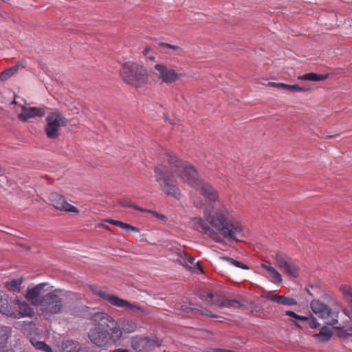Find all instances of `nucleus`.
I'll list each match as a JSON object with an SVG mask.
<instances>
[{"label": "nucleus", "instance_id": "obj_22", "mask_svg": "<svg viewBox=\"0 0 352 352\" xmlns=\"http://www.w3.org/2000/svg\"><path fill=\"white\" fill-rule=\"evenodd\" d=\"M328 76V74H318L316 73L311 72L299 76L298 78L303 80L318 82L325 80L326 79H327Z\"/></svg>", "mask_w": 352, "mask_h": 352}, {"label": "nucleus", "instance_id": "obj_14", "mask_svg": "<svg viewBox=\"0 0 352 352\" xmlns=\"http://www.w3.org/2000/svg\"><path fill=\"white\" fill-rule=\"evenodd\" d=\"M22 111L19 114V120L22 121H27L28 119L34 118L35 116H43L45 115V111L41 108L36 107H23Z\"/></svg>", "mask_w": 352, "mask_h": 352}, {"label": "nucleus", "instance_id": "obj_41", "mask_svg": "<svg viewBox=\"0 0 352 352\" xmlns=\"http://www.w3.org/2000/svg\"><path fill=\"white\" fill-rule=\"evenodd\" d=\"M186 262H187V265H188V264L192 265L194 263V262H195V258L192 256H191L188 254Z\"/></svg>", "mask_w": 352, "mask_h": 352}, {"label": "nucleus", "instance_id": "obj_4", "mask_svg": "<svg viewBox=\"0 0 352 352\" xmlns=\"http://www.w3.org/2000/svg\"><path fill=\"white\" fill-rule=\"evenodd\" d=\"M48 285L47 283H42L28 289L25 298L34 306L40 307L43 313L55 314L63 308L61 298L56 294L60 291L55 289L54 292L45 294V292L49 291V289H45Z\"/></svg>", "mask_w": 352, "mask_h": 352}, {"label": "nucleus", "instance_id": "obj_2", "mask_svg": "<svg viewBox=\"0 0 352 352\" xmlns=\"http://www.w3.org/2000/svg\"><path fill=\"white\" fill-rule=\"evenodd\" d=\"M205 219L195 217L191 219L192 227L197 231L219 241L217 230L223 237L234 241H241L247 236L248 230L234 217V212L225 206L217 209L206 208Z\"/></svg>", "mask_w": 352, "mask_h": 352}, {"label": "nucleus", "instance_id": "obj_10", "mask_svg": "<svg viewBox=\"0 0 352 352\" xmlns=\"http://www.w3.org/2000/svg\"><path fill=\"white\" fill-rule=\"evenodd\" d=\"M154 68L158 72L157 77L162 80V82L173 84L181 78L182 74L175 69L169 68L163 64H156Z\"/></svg>", "mask_w": 352, "mask_h": 352}, {"label": "nucleus", "instance_id": "obj_39", "mask_svg": "<svg viewBox=\"0 0 352 352\" xmlns=\"http://www.w3.org/2000/svg\"><path fill=\"white\" fill-rule=\"evenodd\" d=\"M151 47H148V46L146 47L143 50V51H142V54H143V55H144L145 57H146L148 55H149L148 54H149V52H151Z\"/></svg>", "mask_w": 352, "mask_h": 352}, {"label": "nucleus", "instance_id": "obj_25", "mask_svg": "<svg viewBox=\"0 0 352 352\" xmlns=\"http://www.w3.org/2000/svg\"><path fill=\"white\" fill-rule=\"evenodd\" d=\"M67 352H86V350L78 342L67 340Z\"/></svg>", "mask_w": 352, "mask_h": 352}, {"label": "nucleus", "instance_id": "obj_35", "mask_svg": "<svg viewBox=\"0 0 352 352\" xmlns=\"http://www.w3.org/2000/svg\"><path fill=\"white\" fill-rule=\"evenodd\" d=\"M147 211L151 212L154 217H155L156 218L160 219L161 221H162L164 222H166L168 220L167 217L163 214H161L156 211H153V210H147Z\"/></svg>", "mask_w": 352, "mask_h": 352}, {"label": "nucleus", "instance_id": "obj_21", "mask_svg": "<svg viewBox=\"0 0 352 352\" xmlns=\"http://www.w3.org/2000/svg\"><path fill=\"white\" fill-rule=\"evenodd\" d=\"M270 85H271L273 87H276L279 89L288 90L291 92H296V91L302 92V91H307L306 88L300 87L297 85H287V84H285V83H276V82L270 83Z\"/></svg>", "mask_w": 352, "mask_h": 352}, {"label": "nucleus", "instance_id": "obj_27", "mask_svg": "<svg viewBox=\"0 0 352 352\" xmlns=\"http://www.w3.org/2000/svg\"><path fill=\"white\" fill-rule=\"evenodd\" d=\"M223 260L226 261L228 262V264L230 265H234L236 267H239V268H241V269H243V270H248L249 267L248 265H246L245 264L240 262V261H238L236 260H234L232 258H230V257H223L222 258Z\"/></svg>", "mask_w": 352, "mask_h": 352}, {"label": "nucleus", "instance_id": "obj_36", "mask_svg": "<svg viewBox=\"0 0 352 352\" xmlns=\"http://www.w3.org/2000/svg\"><path fill=\"white\" fill-rule=\"evenodd\" d=\"M121 204H122V206H123L124 207L133 208H135L137 210H140L141 211H144L142 209H140V208L133 206V204H131V203L129 201H127V200H124V201H122Z\"/></svg>", "mask_w": 352, "mask_h": 352}, {"label": "nucleus", "instance_id": "obj_6", "mask_svg": "<svg viewBox=\"0 0 352 352\" xmlns=\"http://www.w3.org/2000/svg\"><path fill=\"white\" fill-rule=\"evenodd\" d=\"M89 288L94 294L107 301L111 305L126 308L129 310H140V308L136 305L132 304L127 300L120 298L118 296L111 293L108 289L97 285H90Z\"/></svg>", "mask_w": 352, "mask_h": 352}, {"label": "nucleus", "instance_id": "obj_20", "mask_svg": "<svg viewBox=\"0 0 352 352\" xmlns=\"http://www.w3.org/2000/svg\"><path fill=\"white\" fill-rule=\"evenodd\" d=\"M46 121L48 124L53 127H56L58 129L63 124L62 117L56 113H50V114L46 118Z\"/></svg>", "mask_w": 352, "mask_h": 352}, {"label": "nucleus", "instance_id": "obj_28", "mask_svg": "<svg viewBox=\"0 0 352 352\" xmlns=\"http://www.w3.org/2000/svg\"><path fill=\"white\" fill-rule=\"evenodd\" d=\"M15 74L16 72L14 69H13L12 67H9L1 72L0 75V80L1 81H6Z\"/></svg>", "mask_w": 352, "mask_h": 352}, {"label": "nucleus", "instance_id": "obj_30", "mask_svg": "<svg viewBox=\"0 0 352 352\" xmlns=\"http://www.w3.org/2000/svg\"><path fill=\"white\" fill-rule=\"evenodd\" d=\"M177 262L184 265H187L186 259L188 257V254L186 252L184 251H179L177 254Z\"/></svg>", "mask_w": 352, "mask_h": 352}, {"label": "nucleus", "instance_id": "obj_5", "mask_svg": "<svg viewBox=\"0 0 352 352\" xmlns=\"http://www.w3.org/2000/svg\"><path fill=\"white\" fill-rule=\"evenodd\" d=\"M120 75L126 83L135 88L144 86L148 79L146 69L135 63L128 62L123 65Z\"/></svg>", "mask_w": 352, "mask_h": 352}, {"label": "nucleus", "instance_id": "obj_29", "mask_svg": "<svg viewBox=\"0 0 352 352\" xmlns=\"http://www.w3.org/2000/svg\"><path fill=\"white\" fill-rule=\"evenodd\" d=\"M341 290L346 299L351 304V307L352 308V289L344 285L341 287Z\"/></svg>", "mask_w": 352, "mask_h": 352}, {"label": "nucleus", "instance_id": "obj_24", "mask_svg": "<svg viewBox=\"0 0 352 352\" xmlns=\"http://www.w3.org/2000/svg\"><path fill=\"white\" fill-rule=\"evenodd\" d=\"M22 284V279H12L7 281L6 283V288L12 292H19Z\"/></svg>", "mask_w": 352, "mask_h": 352}, {"label": "nucleus", "instance_id": "obj_11", "mask_svg": "<svg viewBox=\"0 0 352 352\" xmlns=\"http://www.w3.org/2000/svg\"><path fill=\"white\" fill-rule=\"evenodd\" d=\"M15 301L14 305H17L19 309H15L12 307L9 317L19 319L23 317H32L34 316V309L28 302L25 301L21 302L19 300H16Z\"/></svg>", "mask_w": 352, "mask_h": 352}, {"label": "nucleus", "instance_id": "obj_15", "mask_svg": "<svg viewBox=\"0 0 352 352\" xmlns=\"http://www.w3.org/2000/svg\"><path fill=\"white\" fill-rule=\"evenodd\" d=\"M14 302L10 301L6 292L0 290V312L9 317Z\"/></svg>", "mask_w": 352, "mask_h": 352}, {"label": "nucleus", "instance_id": "obj_47", "mask_svg": "<svg viewBox=\"0 0 352 352\" xmlns=\"http://www.w3.org/2000/svg\"><path fill=\"white\" fill-rule=\"evenodd\" d=\"M300 315H298L295 319H296V320H300Z\"/></svg>", "mask_w": 352, "mask_h": 352}, {"label": "nucleus", "instance_id": "obj_37", "mask_svg": "<svg viewBox=\"0 0 352 352\" xmlns=\"http://www.w3.org/2000/svg\"><path fill=\"white\" fill-rule=\"evenodd\" d=\"M67 212H74L78 214L79 211L76 207L67 203Z\"/></svg>", "mask_w": 352, "mask_h": 352}, {"label": "nucleus", "instance_id": "obj_34", "mask_svg": "<svg viewBox=\"0 0 352 352\" xmlns=\"http://www.w3.org/2000/svg\"><path fill=\"white\" fill-rule=\"evenodd\" d=\"M308 324L311 329H316L320 327V324L318 322L317 319L314 318L312 315L309 316Z\"/></svg>", "mask_w": 352, "mask_h": 352}, {"label": "nucleus", "instance_id": "obj_48", "mask_svg": "<svg viewBox=\"0 0 352 352\" xmlns=\"http://www.w3.org/2000/svg\"><path fill=\"white\" fill-rule=\"evenodd\" d=\"M197 265H198L199 269L201 270V265H199V263H197Z\"/></svg>", "mask_w": 352, "mask_h": 352}, {"label": "nucleus", "instance_id": "obj_12", "mask_svg": "<svg viewBox=\"0 0 352 352\" xmlns=\"http://www.w3.org/2000/svg\"><path fill=\"white\" fill-rule=\"evenodd\" d=\"M154 344L155 341L153 340L142 336H136L131 341L132 347L139 352L148 351L151 346H154Z\"/></svg>", "mask_w": 352, "mask_h": 352}, {"label": "nucleus", "instance_id": "obj_9", "mask_svg": "<svg viewBox=\"0 0 352 352\" xmlns=\"http://www.w3.org/2000/svg\"><path fill=\"white\" fill-rule=\"evenodd\" d=\"M274 259L276 265L283 272L295 278L298 276L299 269L298 265L286 254L278 252L275 254Z\"/></svg>", "mask_w": 352, "mask_h": 352}, {"label": "nucleus", "instance_id": "obj_38", "mask_svg": "<svg viewBox=\"0 0 352 352\" xmlns=\"http://www.w3.org/2000/svg\"><path fill=\"white\" fill-rule=\"evenodd\" d=\"M126 231L128 232H139L140 230L138 228L129 224Z\"/></svg>", "mask_w": 352, "mask_h": 352}, {"label": "nucleus", "instance_id": "obj_49", "mask_svg": "<svg viewBox=\"0 0 352 352\" xmlns=\"http://www.w3.org/2000/svg\"><path fill=\"white\" fill-rule=\"evenodd\" d=\"M210 316L213 318L216 317L214 315H210Z\"/></svg>", "mask_w": 352, "mask_h": 352}, {"label": "nucleus", "instance_id": "obj_7", "mask_svg": "<svg viewBox=\"0 0 352 352\" xmlns=\"http://www.w3.org/2000/svg\"><path fill=\"white\" fill-rule=\"evenodd\" d=\"M310 307L312 311L319 318L324 320L327 324L334 326L338 323V310L330 307L329 305L319 300H313Z\"/></svg>", "mask_w": 352, "mask_h": 352}, {"label": "nucleus", "instance_id": "obj_17", "mask_svg": "<svg viewBox=\"0 0 352 352\" xmlns=\"http://www.w3.org/2000/svg\"><path fill=\"white\" fill-rule=\"evenodd\" d=\"M261 267L268 272L270 281L275 284L282 282L283 279L280 274L270 263H262Z\"/></svg>", "mask_w": 352, "mask_h": 352}, {"label": "nucleus", "instance_id": "obj_19", "mask_svg": "<svg viewBox=\"0 0 352 352\" xmlns=\"http://www.w3.org/2000/svg\"><path fill=\"white\" fill-rule=\"evenodd\" d=\"M32 345L37 350L43 352H54L50 346L45 342L39 340L36 337H32L30 339Z\"/></svg>", "mask_w": 352, "mask_h": 352}, {"label": "nucleus", "instance_id": "obj_13", "mask_svg": "<svg viewBox=\"0 0 352 352\" xmlns=\"http://www.w3.org/2000/svg\"><path fill=\"white\" fill-rule=\"evenodd\" d=\"M263 297L283 305L292 306L297 305L296 300L293 298L285 296H278L271 292L263 295Z\"/></svg>", "mask_w": 352, "mask_h": 352}, {"label": "nucleus", "instance_id": "obj_40", "mask_svg": "<svg viewBox=\"0 0 352 352\" xmlns=\"http://www.w3.org/2000/svg\"><path fill=\"white\" fill-rule=\"evenodd\" d=\"M285 315L290 316L292 318H296V316H298V314H296L295 312H294L292 311H287L285 312Z\"/></svg>", "mask_w": 352, "mask_h": 352}, {"label": "nucleus", "instance_id": "obj_8", "mask_svg": "<svg viewBox=\"0 0 352 352\" xmlns=\"http://www.w3.org/2000/svg\"><path fill=\"white\" fill-rule=\"evenodd\" d=\"M200 298L202 300L206 301L208 305L219 308L236 307L240 304L238 300L228 299L220 295H214L212 292L206 291H203L200 293Z\"/></svg>", "mask_w": 352, "mask_h": 352}, {"label": "nucleus", "instance_id": "obj_16", "mask_svg": "<svg viewBox=\"0 0 352 352\" xmlns=\"http://www.w3.org/2000/svg\"><path fill=\"white\" fill-rule=\"evenodd\" d=\"M49 200L57 210L66 211V200L64 196L57 192H52L49 196Z\"/></svg>", "mask_w": 352, "mask_h": 352}, {"label": "nucleus", "instance_id": "obj_32", "mask_svg": "<svg viewBox=\"0 0 352 352\" xmlns=\"http://www.w3.org/2000/svg\"><path fill=\"white\" fill-rule=\"evenodd\" d=\"M27 66V61L25 59H21L19 60L14 65L12 66L13 69H14V71L16 73L21 69H24Z\"/></svg>", "mask_w": 352, "mask_h": 352}, {"label": "nucleus", "instance_id": "obj_26", "mask_svg": "<svg viewBox=\"0 0 352 352\" xmlns=\"http://www.w3.org/2000/svg\"><path fill=\"white\" fill-rule=\"evenodd\" d=\"M45 130L47 138L50 139L57 138L59 135L58 129L56 127H53L52 126H50L48 124H47Z\"/></svg>", "mask_w": 352, "mask_h": 352}, {"label": "nucleus", "instance_id": "obj_31", "mask_svg": "<svg viewBox=\"0 0 352 352\" xmlns=\"http://www.w3.org/2000/svg\"><path fill=\"white\" fill-rule=\"evenodd\" d=\"M80 109V105L79 102L72 100L70 102L69 107L67 106V111L69 110L72 114L78 113Z\"/></svg>", "mask_w": 352, "mask_h": 352}, {"label": "nucleus", "instance_id": "obj_3", "mask_svg": "<svg viewBox=\"0 0 352 352\" xmlns=\"http://www.w3.org/2000/svg\"><path fill=\"white\" fill-rule=\"evenodd\" d=\"M87 318L93 324V327L89 329L88 338L91 342L102 349H107L115 344L122 337L123 331L126 333H132L136 331L137 324L128 320V327L123 329L115 318L104 311H95L91 309Z\"/></svg>", "mask_w": 352, "mask_h": 352}, {"label": "nucleus", "instance_id": "obj_1", "mask_svg": "<svg viewBox=\"0 0 352 352\" xmlns=\"http://www.w3.org/2000/svg\"><path fill=\"white\" fill-rule=\"evenodd\" d=\"M155 179L160 188L167 195L179 199L180 191L175 177L199 190L206 199L215 203L219 200V192L210 184L199 179L194 166L178 160L171 153L166 152L160 157V163L154 169Z\"/></svg>", "mask_w": 352, "mask_h": 352}, {"label": "nucleus", "instance_id": "obj_33", "mask_svg": "<svg viewBox=\"0 0 352 352\" xmlns=\"http://www.w3.org/2000/svg\"><path fill=\"white\" fill-rule=\"evenodd\" d=\"M160 46L162 48H167V49H170V50H175V51H177V52H182V48L178 46V45H171V44H169V43H160Z\"/></svg>", "mask_w": 352, "mask_h": 352}, {"label": "nucleus", "instance_id": "obj_43", "mask_svg": "<svg viewBox=\"0 0 352 352\" xmlns=\"http://www.w3.org/2000/svg\"><path fill=\"white\" fill-rule=\"evenodd\" d=\"M128 223H124L122 221L120 222V225L118 226V227L121 228L123 230H126V228L128 227Z\"/></svg>", "mask_w": 352, "mask_h": 352}, {"label": "nucleus", "instance_id": "obj_44", "mask_svg": "<svg viewBox=\"0 0 352 352\" xmlns=\"http://www.w3.org/2000/svg\"><path fill=\"white\" fill-rule=\"evenodd\" d=\"M309 316H300V321H307L309 320Z\"/></svg>", "mask_w": 352, "mask_h": 352}, {"label": "nucleus", "instance_id": "obj_46", "mask_svg": "<svg viewBox=\"0 0 352 352\" xmlns=\"http://www.w3.org/2000/svg\"><path fill=\"white\" fill-rule=\"evenodd\" d=\"M146 58H148V59H150V60H154V59L155 58V57L154 56H153V55H151V56H150V55H148V56H146Z\"/></svg>", "mask_w": 352, "mask_h": 352}, {"label": "nucleus", "instance_id": "obj_23", "mask_svg": "<svg viewBox=\"0 0 352 352\" xmlns=\"http://www.w3.org/2000/svg\"><path fill=\"white\" fill-rule=\"evenodd\" d=\"M332 336L331 330L326 327H323L318 333L314 334V337L318 338L322 342L328 341Z\"/></svg>", "mask_w": 352, "mask_h": 352}, {"label": "nucleus", "instance_id": "obj_42", "mask_svg": "<svg viewBox=\"0 0 352 352\" xmlns=\"http://www.w3.org/2000/svg\"><path fill=\"white\" fill-rule=\"evenodd\" d=\"M109 222L111 224H112V225H113V226H118H118H119V225H120V222H121V221H118V220L111 219V220H109Z\"/></svg>", "mask_w": 352, "mask_h": 352}, {"label": "nucleus", "instance_id": "obj_45", "mask_svg": "<svg viewBox=\"0 0 352 352\" xmlns=\"http://www.w3.org/2000/svg\"><path fill=\"white\" fill-rule=\"evenodd\" d=\"M113 352H130V351H129L126 349H115L114 351H113Z\"/></svg>", "mask_w": 352, "mask_h": 352}, {"label": "nucleus", "instance_id": "obj_18", "mask_svg": "<svg viewBox=\"0 0 352 352\" xmlns=\"http://www.w3.org/2000/svg\"><path fill=\"white\" fill-rule=\"evenodd\" d=\"M12 329L10 327L0 325V349L6 347Z\"/></svg>", "mask_w": 352, "mask_h": 352}]
</instances>
